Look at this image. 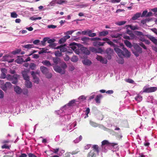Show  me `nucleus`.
Listing matches in <instances>:
<instances>
[{"mask_svg":"<svg viewBox=\"0 0 157 157\" xmlns=\"http://www.w3.org/2000/svg\"><path fill=\"white\" fill-rule=\"evenodd\" d=\"M92 30L90 29H88L86 31H84L82 32V33L83 35H88L89 37H94L96 36L95 33H92Z\"/></svg>","mask_w":157,"mask_h":157,"instance_id":"f257e3e1","label":"nucleus"},{"mask_svg":"<svg viewBox=\"0 0 157 157\" xmlns=\"http://www.w3.org/2000/svg\"><path fill=\"white\" fill-rule=\"evenodd\" d=\"M122 45L123 46L122 49L123 51L122 56L127 58L131 56L130 52H129L126 48L123 47V45L122 44Z\"/></svg>","mask_w":157,"mask_h":157,"instance_id":"f03ea898","label":"nucleus"},{"mask_svg":"<svg viewBox=\"0 0 157 157\" xmlns=\"http://www.w3.org/2000/svg\"><path fill=\"white\" fill-rule=\"evenodd\" d=\"M54 70L56 72L60 73L61 74H64L65 73V70H63L61 67L58 66L53 67Z\"/></svg>","mask_w":157,"mask_h":157,"instance_id":"7ed1b4c3","label":"nucleus"},{"mask_svg":"<svg viewBox=\"0 0 157 157\" xmlns=\"http://www.w3.org/2000/svg\"><path fill=\"white\" fill-rule=\"evenodd\" d=\"M106 53L107 54V58L109 60L111 59V55L113 53V50L111 48H108L105 51Z\"/></svg>","mask_w":157,"mask_h":157,"instance_id":"20e7f679","label":"nucleus"},{"mask_svg":"<svg viewBox=\"0 0 157 157\" xmlns=\"http://www.w3.org/2000/svg\"><path fill=\"white\" fill-rule=\"evenodd\" d=\"M81 40L83 41L82 43L84 44L89 45L90 43V38L84 37L81 38Z\"/></svg>","mask_w":157,"mask_h":157,"instance_id":"39448f33","label":"nucleus"},{"mask_svg":"<svg viewBox=\"0 0 157 157\" xmlns=\"http://www.w3.org/2000/svg\"><path fill=\"white\" fill-rule=\"evenodd\" d=\"M117 145V144H116L110 143L108 140H104L101 142L102 146L107 145L109 146H111L114 147L115 145Z\"/></svg>","mask_w":157,"mask_h":157,"instance_id":"423d86ee","label":"nucleus"},{"mask_svg":"<svg viewBox=\"0 0 157 157\" xmlns=\"http://www.w3.org/2000/svg\"><path fill=\"white\" fill-rule=\"evenodd\" d=\"M96 58L98 60L100 61L101 63H102L106 64L107 63V60L105 58H103L101 56H98Z\"/></svg>","mask_w":157,"mask_h":157,"instance_id":"0eeeda50","label":"nucleus"},{"mask_svg":"<svg viewBox=\"0 0 157 157\" xmlns=\"http://www.w3.org/2000/svg\"><path fill=\"white\" fill-rule=\"evenodd\" d=\"M114 50L117 55L119 57H121L122 56L123 51L118 47H115Z\"/></svg>","mask_w":157,"mask_h":157,"instance_id":"6e6552de","label":"nucleus"},{"mask_svg":"<svg viewBox=\"0 0 157 157\" xmlns=\"http://www.w3.org/2000/svg\"><path fill=\"white\" fill-rule=\"evenodd\" d=\"M0 84L1 85V88L4 91H6L7 90V86L6 85V83H4L3 80H0Z\"/></svg>","mask_w":157,"mask_h":157,"instance_id":"1a4fd4ad","label":"nucleus"},{"mask_svg":"<svg viewBox=\"0 0 157 157\" xmlns=\"http://www.w3.org/2000/svg\"><path fill=\"white\" fill-rule=\"evenodd\" d=\"M133 46L134 49L136 51H138L139 53H141L142 52V49L137 44H135L133 45Z\"/></svg>","mask_w":157,"mask_h":157,"instance_id":"9d476101","label":"nucleus"},{"mask_svg":"<svg viewBox=\"0 0 157 157\" xmlns=\"http://www.w3.org/2000/svg\"><path fill=\"white\" fill-rule=\"evenodd\" d=\"M82 52L85 54L89 55L90 53V51L85 47H82L80 48Z\"/></svg>","mask_w":157,"mask_h":157,"instance_id":"9b49d317","label":"nucleus"},{"mask_svg":"<svg viewBox=\"0 0 157 157\" xmlns=\"http://www.w3.org/2000/svg\"><path fill=\"white\" fill-rule=\"evenodd\" d=\"M93 150H94V151H95L96 153L98 155L99 152V147L98 145H94L92 147Z\"/></svg>","mask_w":157,"mask_h":157,"instance_id":"f8f14e48","label":"nucleus"},{"mask_svg":"<svg viewBox=\"0 0 157 157\" xmlns=\"http://www.w3.org/2000/svg\"><path fill=\"white\" fill-rule=\"evenodd\" d=\"M105 42H100L96 41L93 43L94 46L96 47L98 46H102L104 45Z\"/></svg>","mask_w":157,"mask_h":157,"instance_id":"ddd939ff","label":"nucleus"},{"mask_svg":"<svg viewBox=\"0 0 157 157\" xmlns=\"http://www.w3.org/2000/svg\"><path fill=\"white\" fill-rule=\"evenodd\" d=\"M22 74L23 77L25 80H29V77L27 74V71L25 70L22 72Z\"/></svg>","mask_w":157,"mask_h":157,"instance_id":"4468645a","label":"nucleus"},{"mask_svg":"<svg viewBox=\"0 0 157 157\" xmlns=\"http://www.w3.org/2000/svg\"><path fill=\"white\" fill-rule=\"evenodd\" d=\"M1 71L2 73L1 74L0 78H5L6 76V70L5 68H2Z\"/></svg>","mask_w":157,"mask_h":157,"instance_id":"2eb2a0df","label":"nucleus"},{"mask_svg":"<svg viewBox=\"0 0 157 157\" xmlns=\"http://www.w3.org/2000/svg\"><path fill=\"white\" fill-rule=\"evenodd\" d=\"M96 153L94 151V150H91L88 153L87 157H95L96 156Z\"/></svg>","mask_w":157,"mask_h":157,"instance_id":"dca6fc26","label":"nucleus"},{"mask_svg":"<svg viewBox=\"0 0 157 157\" xmlns=\"http://www.w3.org/2000/svg\"><path fill=\"white\" fill-rule=\"evenodd\" d=\"M10 81L12 82V83L14 84H16L18 82V79L17 75H13V77L11 80Z\"/></svg>","mask_w":157,"mask_h":157,"instance_id":"f3484780","label":"nucleus"},{"mask_svg":"<svg viewBox=\"0 0 157 157\" xmlns=\"http://www.w3.org/2000/svg\"><path fill=\"white\" fill-rule=\"evenodd\" d=\"M109 33V32L107 31H103L99 32V37L105 36L107 35Z\"/></svg>","mask_w":157,"mask_h":157,"instance_id":"a211bd4d","label":"nucleus"},{"mask_svg":"<svg viewBox=\"0 0 157 157\" xmlns=\"http://www.w3.org/2000/svg\"><path fill=\"white\" fill-rule=\"evenodd\" d=\"M41 71L44 74H46L48 72V70L47 68L44 66H41L40 67Z\"/></svg>","mask_w":157,"mask_h":157,"instance_id":"6ab92c4d","label":"nucleus"},{"mask_svg":"<svg viewBox=\"0 0 157 157\" xmlns=\"http://www.w3.org/2000/svg\"><path fill=\"white\" fill-rule=\"evenodd\" d=\"M14 91L18 94H20L22 92L21 89L19 86H16L14 87Z\"/></svg>","mask_w":157,"mask_h":157,"instance_id":"aec40b11","label":"nucleus"},{"mask_svg":"<svg viewBox=\"0 0 157 157\" xmlns=\"http://www.w3.org/2000/svg\"><path fill=\"white\" fill-rule=\"evenodd\" d=\"M141 15V13H137L132 17V19L133 20H136L140 17Z\"/></svg>","mask_w":157,"mask_h":157,"instance_id":"412c9836","label":"nucleus"},{"mask_svg":"<svg viewBox=\"0 0 157 157\" xmlns=\"http://www.w3.org/2000/svg\"><path fill=\"white\" fill-rule=\"evenodd\" d=\"M148 38L153 43L156 45H157V39L155 37L150 36Z\"/></svg>","mask_w":157,"mask_h":157,"instance_id":"4be33fe9","label":"nucleus"},{"mask_svg":"<svg viewBox=\"0 0 157 157\" xmlns=\"http://www.w3.org/2000/svg\"><path fill=\"white\" fill-rule=\"evenodd\" d=\"M83 63L85 65H90L92 63L91 61L88 59H85L83 60Z\"/></svg>","mask_w":157,"mask_h":157,"instance_id":"5701e85b","label":"nucleus"},{"mask_svg":"<svg viewBox=\"0 0 157 157\" xmlns=\"http://www.w3.org/2000/svg\"><path fill=\"white\" fill-rule=\"evenodd\" d=\"M124 43L125 45L129 48H131L132 46L131 42L127 40H124Z\"/></svg>","mask_w":157,"mask_h":157,"instance_id":"b1692460","label":"nucleus"},{"mask_svg":"<svg viewBox=\"0 0 157 157\" xmlns=\"http://www.w3.org/2000/svg\"><path fill=\"white\" fill-rule=\"evenodd\" d=\"M25 84L26 86L28 88H30L32 87V85L31 82L29 81V80H26Z\"/></svg>","mask_w":157,"mask_h":157,"instance_id":"393cba45","label":"nucleus"},{"mask_svg":"<svg viewBox=\"0 0 157 157\" xmlns=\"http://www.w3.org/2000/svg\"><path fill=\"white\" fill-rule=\"evenodd\" d=\"M48 40L47 42L48 44H50L49 45V46L51 45H54V44H53L55 41V39H49V38L48 37H47Z\"/></svg>","mask_w":157,"mask_h":157,"instance_id":"a878e982","label":"nucleus"},{"mask_svg":"<svg viewBox=\"0 0 157 157\" xmlns=\"http://www.w3.org/2000/svg\"><path fill=\"white\" fill-rule=\"evenodd\" d=\"M16 63L18 64H21L22 62H25L23 58L18 57V58L16 59L15 60Z\"/></svg>","mask_w":157,"mask_h":157,"instance_id":"bb28decb","label":"nucleus"},{"mask_svg":"<svg viewBox=\"0 0 157 157\" xmlns=\"http://www.w3.org/2000/svg\"><path fill=\"white\" fill-rule=\"evenodd\" d=\"M52 60L53 62L56 64H57L59 62L60 59L58 57H53L52 58Z\"/></svg>","mask_w":157,"mask_h":157,"instance_id":"cd10ccee","label":"nucleus"},{"mask_svg":"<svg viewBox=\"0 0 157 157\" xmlns=\"http://www.w3.org/2000/svg\"><path fill=\"white\" fill-rule=\"evenodd\" d=\"M76 102V100L75 99H73L71 101H70L66 105L68 106H71L74 105V104Z\"/></svg>","mask_w":157,"mask_h":157,"instance_id":"c85d7f7f","label":"nucleus"},{"mask_svg":"<svg viewBox=\"0 0 157 157\" xmlns=\"http://www.w3.org/2000/svg\"><path fill=\"white\" fill-rule=\"evenodd\" d=\"M41 50L38 52V54H40L43 53H46L47 52V51L48 50L46 48H40Z\"/></svg>","mask_w":157,"mask_h":157,"instance_id":"c756f323","label":"nucleus"},{"mask_svg":"<svg viewBox=\"0 0 157 157\" xmlns=\"http://www.w3.org/2000/svg\"><path fill=\"white\" fill-rule=\"evenodd\" d=\"M67 2L66 0H56V4L61 5L63 4V3H66Z\"/></svg>","mask_w":157,"mask_h":157,"instance_id":"7c9ffc66","label":"nucleus"},{"mask_svg":"<svg viewBox=\"0 0 157 157\" xmlns=\"http://www.w3.org/2000/svg\"><path fill=\"white\" fill-rule=\"evenodd\" d=\"M33 45L31 44H28L22 46L23 48H25L30 49L33 48Z\"/></svg>","mask_w":157,"mask_h":157,"instance_id":"2f4dec72","label":"nucleus"},{"mask_svg":"<svg viewBox=\"0 0 157 157\" xmlns=\"http://www.w3.org/2000/svg\"><path fill=\"white\" fill-rule=\"evenodd\" d=\"M128 26L130 27V28L132 30H138L139 29V27L137 25L132 26L128 25Z\"/></svg>","mask_w":157,"mask_h":157,"instance_id":"473e14b6","label":"nucleus"},{"mask_svg":"<svg viewBox=\"0 0 157 157\" xmlns=\"http://www.w3.org/2000/svg\"><path fill=\"white\" fill-rule=\"evenodd\" d=\"M78 58L77 56H74L71 59V61L74 62H76L78 60Z\"/></svg>","mask_w":157,"mask_h":157,"instance_id":"72a5a7b5","label":"nucleus"},{"mask_svg":"<svg viewBox=\"0 0 157 157\" xmlns=\"http://www.w3.org/2000/svg\"><path fill=\"white\" fill-rule=\"evenodd\" d=\"M126 23V21H118L116 23V24L117 25L121 26L124 25Z\"/></svg>","mask_w":157,"mask_h":157,"instance_id":"f704fd0d","label":"nucleus"},{"mask_svg":"<svg viewBox=\"0 0 157 157\" xmlns=\"http://www.w3.org/2000/svg\"><path fill=\"white\" fill-rule=\"evenodd\" d=\"M55 55L56 56L60 57L62 56V54L60 51L58 50L55 52Z\"/></svg>","mask_w":157,"mask_h":157,"instance_id":"c9c22d12","label":"nucleus"},{"mask_svg":"<svg viewBox=\"0 0 157 157\" xmlns=\"http://www.w3.org/2000/svg\"><path fill=\"white\" fill-rule=\"evenodd\" d=\"M76 47L75 46H73L72 47V48L75 51L76 54L79 55L80 54L79 50L78 49H76Z\"/></svg>","mask_w":157,"mask_h":157,"instance_id":"e433bc0d","label":"nucleus"},{"mask_svg":"<svg viewBox=\"0 0 157 157\" xmlns=\"http://www.w3.org/2000/svg\"><path fill=\"white\" fill-rule=\"evenodd\" d=\"M42 63L45 65L48 66H51L50 62L48 60H45L42 62Z\"/></svg>","mask_w":157,"mask_h":157,"instance_id":"4c0bfd02","label":"nucleus"},{"mask_svg":"<svg viewBox=\"0 0 157 157\" xmlns=\"http://www.w3.org/2000/svg\"><path fill=\"white\" fill-rule=\"evenodd\" d=\"M143 93H150V87L146 88L145 86L143 88Z\"/></svg>","mask_w":157,"mask_h":157,"instance_id":"58836bf2","label":"nucleus"},{"mask_svg":"<svg viewBox=\"0 0 157 157\" xmlns=\"http://www.w3.org/2000/svg\"><path fill=\"white\" fill-rule=\"evenodd\" d=\"M102 96L101 95H98L97 96L95 99V101L97 103H99L100 102V100Z\"/></svg>","mask_w":157,"mask_h":157,"instance_id":"ea45409f","label":"nucleus"},{"mask_svg":"<svg viewBox=\"0 0 157 157\" xmlns=\"http://www.w3.org/2000/svg\"><path fill=\"white\" fill-rule=\"evenodd\" d=\"M36 67V65L33 63H31L29 65V67L32 70H34Z\"/></svg>","mask_w":157,"mask_h":157,"instance_id":"a19ab883","label":"nucleus"},{"mask_svg":"<svg viewBox=\"0 0 157 157\" xmlns=\"http://www.w3.org/2000/svg\"><path fill=\"white\" fill-rule=\"evenodd\" d=\"M66 40L64 37L61 38L59 40V43L60 44H62L66 41Z\"/></svg>","mask_w":157,"mask_h":157,"instance_id":"79ce46f5","label":"nucleus"},{"mask_svg":"<svg viewBox=\"0 0 157 157\" xmlns=\"http://www.w3.org/2000/svg\"><path fill=\"white\" fill-rule=\"evenodd\" d=\"M90 41H95L100 40H101V39L100 38L97 37L91 38H90Z\"/></svg>","mask_w":157,"mask_h":157,"instance_id":"37998d69","label":"nucleus"},{"mask_svg":"<svg viewBox=\"0 0 157 157\" xmlns=\"http://www.w3.org/2000/svg\"><path fill=\"white\" fill-rule=\"evenodd\" d=\"M150 93L154 92L157 90V87H150Z\"/></svg>","mask_w":157,"mask_h":157,"instance_id":"c03bdc74","label":"nucleus"},{"mask_svg":"<svg viewBox=\"0 0 157 157\" xmlns=\"http://www.w3.org/2000/svg\"><path fill=\"white\" fill-rule=\"evenodd\" d=\"M48 40L47 37L44 38L42 41H41V44L43 46H45V42Z\"/></svg>","mask_w":157,"mask_h":157,"instance_id":"a18cd8bd","label":"nucleus"},{"mask_svg":"<svg viewBox=\"0 0 157 157\" xmlns=\"http://www.w3.org/2000/svg\"><path fill=\"white\" fill-rule=\"evenodd\" d=\"M66 48L64 47V46L61 45L60 48V51L62 52H64L66 51Z\"/></svg>","mask_w":157,"mask_h":157,"instance_id":"49530a36","label":"nucleus"},{"mask_svg":"<svg viewBox=\"0 0 157 157\" xmlns=\"http://www.w3.org/2000/svg\"><path fill=\"white\" fill-rule=\"evenodd\" d=\"M121 35L119 34H117L115 35H113L112 36V38H117L119 37V39H121Z\"/></svg>","mask_w":157,"mask_h":157,"instance_id":"de8ad7c7","label":"nucleus"},{"mask_svg":"<svg viewBox=\"0 0 157 157\" xmlns=\"http://www.w3.org/2000/svg\"><path fill=\"white\" fill-rule=\"evenodd\" d=\"M21 50L20 49H17L14 51H13L12 52V54L13 55H16L17 54L19 53L20 52Z\"/></svg>","mask_w":157,"mask_h":157,"instance_id":"09e8293b","label":"nucleus"},{"mask_svg":"<svg viewBox=\"0 0 157 157\" xmlns=\"http://www.w3.org/2000/svg\"><path fill=\"white\" fill-rule=\"evenodd\" d=\"M90 124L93 127H96L98 126L97 124L93 121H90Z\"/></svg>","mask_w":157,"mask_h":157,"instance_id":"8fccbe9b","label":"nucleus"},{"mask_svg":"<svg viewBox=\"0 0 157 157\" xmlns=\"http://www.w3.org/2000/svg\"><path fill=\"white\" fill-rule=\"evenodd\" d=\"M42 18L41 17H32L30 18V19L32 20H40Z\"/></svg>","mask_w":157,"mask_h":157,"instance_id":"3c124183","label":"nucleus"},{"mask_svg":"<svg viewBox=\"0 0 157 157\" xmlns=\"http://www.w3.org/2000/svg\"><path fill=\"white\" fill-rule=\"evenodd\" d=\"M17 14L15 12H12L11 13V16L12 17L17 18Z\"/></svg>","mask_w":157,"mask_h":157,"instance_id":"603ef678","label":"nucleus"},{"mask_svg":"<svg viewBox=\"0 0 157 157\" xmlns=\"http://www.w3.org/2000/svg\"><path fill=\"white\" fill-rule=\"evenodd\" d=\"M107 43L111 46H113L114 47L116 46V44H114L112 41H110L109 40L108 42H107Z\"/></svg>","mask_w":157,"mask_h":157,"instance_id":"864d4df0","label":"nucleus"},{"mask_svg":"<svg viewBox=\"0 0 157 157\" xmlns=\"http://www.w3.org/2000/svg\"><path fill=\"white\" fill-rule=\"evenodd\" d=\"M13 77V75L12 76L10 75H7V79L8 80L10 81L12 79Z\"/></svg>","mask_w":157,"mask_h":157,"instance_id":"5fc2aeb1","label":"nucleus"},{"mask_svg":"<svg viewBox=\"0 0 157 157\" xmlns=\"http://www.w3.org/2000/svg\"><path fill=\"white\" fill-rule=\"evenodd\" d=\"M46 78H51L52 76V74L51 73H49L47 72L46 74H45Z\"/></svg>","mask_w":157,"mask_h":157,"instance_id":"6e6d98bb","label":"nucleus"},{"mask_svg":"<svg viewBox=\"0 0 157 157\" xmlns=\"http://www.w3.org/2000/svg\"><path fill=\"white\" fill-rule=\"evenodd\" d=\"M67 67L66 64L65 63H63L62 64L61 68H63V70H64L67 68Z\"/></svg>","mask_w":157,"mask_h":157,"instance_id":"4d7b16f0","label":"nucleus"},{"mask_svg":"<svg viewBox=\"0 0 157 157\" xmlns=\"http://www.w3.org/2000/svg\"><path fill=\"white\" fill-rule=\"evenodd\" d=\"M6 85L7 86V88H10L12 86V84L10 82H6Z\"/></svg>","mask_w":157,"mask_h":157,"instance_id":"13d9d810","label":"nucleus"},{"mask_svg":"<svg viewBox=\"0 0 157 157\" xmlns=\"http://www.w3.org/2000/svg\"><path fill=\"white\" fill-rule=\"evenodd\" d=\"M1 147L2 149H10V147L9 146L6 144H5L4 145L2 146Z\"/></svg>","mask_w":157,"mask_h":157,"instance_id":"bf43d9fd","label":"nucleus"},{"mask_svg":"<svg viewBox=\"0 0 157 157\" xmlns=\"http://www.w3.org/2000/svg\"><path fill=\"white\" fill-rule=\"evenodd\" d=\"M78 99L80 100L83 101L86 99V98L84 95H82L79 97Z\"/></svg>","mask_w":157,"mask_h":157,"instance_id":"052dcab7","label":"nucleus"},{"mask_svg":"<svg viewBox=\"0 0 157 157\" xmlns=\"http://www.w3.org/2000/svg\"><path fill=\"white\" fill-rule=\"evenodd\" d=\"M57 27L56 25H49L48 26V27L49 28L55 29Z\"/></svg>","mask_w":157,"mask_h":157,"instance_id":"680f3d73","label":"nucleus"},{"mask_svg":"<svg viewBox=\"0 0 157 157\" xmlns=\"http://www.w3.org/2000/svg\"><path fill=\"white\" fill-rule=\"evenodd\" d=\"M4 93L2 90L0 89V98H2L4 97Z\"/></svg>","mask_w":157,"mask_h":157,"instance_id":"e2e57ef3","label":"nucleus"},{"mask_svg":"<svg viewBox=\"0 0 157 157\" xmlns=\"http://www.w3.org/2000/svg\"><path fill=\"white\" fill-rule=\"evenodd\" d=\"M56 3V0H53L50 2V5L51 6H55V4Z\"/></svg>","mask_w":157,"mask_h":157,"instance_id":"0e129e2a","label":"nucleus"},{"mask_svg":"<svg viewBox=\"0 0 157 157\" xmlns=\"http://www.w3.org/2000/svg\"><path fill=\"white\" fill-rule=\"evenodd\" d=\"M133 54L136 57H138L139 56V52L137 51H132Z\"/></svg>","mask_w":157,"mask_h":157,"instance_id":"69168bd1","label":"nucleus"},{"mask_svg":"<svg viewBox=\"0 0 157 157\" xmlns=\"http://www.w3.org/2000/svg\"><path fill=\"white\" fill-rule=\"evenodd\" d=\"M136 34L139 36L143 35V33L142 32L138 31L136 32Z\"/></svg>","mask_w":157,"mask_h":157,"instance_id":"338daca9","label":"nucleus"},{"mask_svg":"<svg viewBox=\"0 0 157 157\" xmlns=\"http://www.w3.org/2000/svg\"><path fill=\"white\" fill-rule=\"evenodd\" d=\"M90 50L91 52H96L97 51V49L94 48V47H90Z\"/></svg>","mask_w":157,"mask_h":157,"instance_id":"774afa93","label":"nucleus"}]
</instances>
